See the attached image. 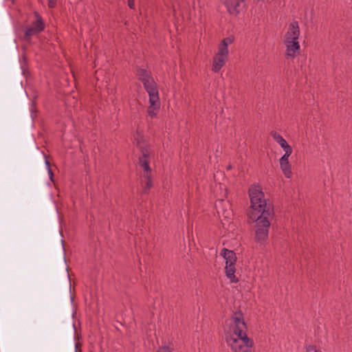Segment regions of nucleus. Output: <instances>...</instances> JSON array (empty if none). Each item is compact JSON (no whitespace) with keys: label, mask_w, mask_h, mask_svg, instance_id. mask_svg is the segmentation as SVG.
<instances>
[{"label":"nucleus","mask_w":352,"mask_h":352,"mask_svg":"<svg viewBox=\"0 0 352 352\" xmlns=\"http://www.w3.org/2000/svg\"><path fill=\"white\" fill-rule=\"evenodd\" d=\"M248 194L250 206L247 210L248 223H255L254 241L263 244L268 238L270 220L274 218V206L270 199L264 198L259 185H252Z\"/></svg>","instance_id":"1"},{"label":"nucleus","mask_w":352,"mask_h":352,"mask_svg":"<svg viewBox=\"0 0 352 352\" xmlns=\"http://www.w3.org/2000/svg\"><path fill=\"white\" fill-rule=\"evenodd\" d=\"M226 341L234 352H252L250 348L254 344L252 339L248 337L246 333L238 337L232 334L226 335Z\"/></svg>","instance_id":"2"},{"label":"nucleus","mask_w":352,"mask_h":352,"mask_svg":"<svg viewBox=\"0 0 352 352\" xmlns=\"http://www.w3.org/2000/svg\"><path fill=\"white\" fill-rule=\"evenodd\" d=\"M231 319L234 324L232 336H243V333H246L247 325L243 318V314L240 309L233 312Z\"/></svg>","instance_id":"3"},{"label":"nucleus","mask_w":352,"mask_h":352,"mask_svg":"<svg viewBox=\"0 0 352 352\" xmlns=\"http://www.w3.org/2000/svg\"><path fill=\"white\" fill-rule=\"evenodd\" d=\"M224 4L227 8L228 12L234 16H236L245 7L244 0H225Z\"/></svg>","instance_id":"4"},{"label":"nucleus","mask_w":352,"mask_h":352,"mask_svg":"<svg viewBox=\"0 0 352 352\" xmlns=\"http://www.w3.org/2000/svg\"><path fill=\"white\" fill-rule=\"evenodd\" d=\"M286 46L285 54L287 57L294 58L300 53V47L298 41L284 40Z\"/></svg>","instance_id":"5"},{"label":"nucleus","mask_w":352,"mask_h":352,"mask_svg":"<svg viewBox=\"0 0 352 352\" xmlns=\"http://www.w3.org/2000/svg\"><path fill=\"white\" fill-rule=\"evenodd\" d=\"M300 36V28L298 23L296 21H292L288 28V31L285 35L284 40L298 41Z\"/></svg>","instance_id":"6"},{"label":"nucleus","mask_w":352,"mask_h":352,"mask_svg":"<svg viewBox=\"0 0 352 352\" xmlns=\"http://www.w3.org/2000/svg\"><path fill=\"white\" fill-rule=\"evenodd\" d=\"M149 151H142V156L139 157L138 164L143 168L144 174H151V168L149 166Z\"/></svg>","instance_id":"7"},{"label":"nucleus","mask_w":352,"mask_h":352,"mask_svg":"<svg viewBox=\"0 0 352 352\" xmlns=\"http://www.w3.org/2000/svg\"><path fill=\"white\" fill-rule=\"evenodd\" d=\"M145 90L148 94L149 96V103H152V105H155L156 102L160 101L159 98V92L158 87L157 83H154V85H151L147 88H145Z\"/></svg>","instance_id":"8"},{"label":"nucleus","mask_w":352,"mask_h":352,"mask_svg":"<svg viewBox=\"0 0 352 352\" xmlns=\"http://www.w3.org/2000/svg\"><path fill=\"white\" fill-rule=\"evenodd\" d=\"M222 256L226 260V264H236L237 258L234 251L230 250L227 248H223L221 252Z\"/></svg>","instance_id":"9"},{"label":"nucleus","mask_w":352,"mask_h":352,"mask_svg":"<svg viewBox=\"0 0 352 352\" xmlns=\"http://www.w3.org/2000/svg\"><path fill=\"white\" fill-rule=\"evenodd\" d=\"M226 275L232 283H236L239 281V278L234 275L236 272L235 264H226Z\"/></svg>","instance_id":"10"},{"label":"nucleus","mask_w":352,"mask_h":352,"mask_svg":"<svg viewBox=\"0 0 352 352\" xmlns=\"http://www.w3.org/2000/svg\"><path fill=\"white\" fill-rule=\"evenodd\" d=\"M226 56L216 54L213 58L212 71L218 72L226 63Z\"/></svg>","instance_id":"11"},{"label":"nucleus","mask_w":352,"mask_h":352,"mask_svg":"<svg viewBox=\"0 0 352 352\" xmlns=\"http://www.w3.org/2000/svg\"><path fill=\"white\" fill-rule=\"evenodd\" d=\"M135 75L138 79L140 80L142 82H144V80L149 79L151 77H152L151 72L148 71L146 69L141 68L138 66L136 67Z\"/></svg>","instance_id":"12"},{"label":"nucleus","mask_w":352,"mask_h":352,"mask_svg":"<svg viewBox=\"0 0 352 352\" xmlns=\"http://www.w3.org/2000/svg\"><path fill=\"white\" fill-rule=\"evenodd\" d=\"M36 21L32 22L31 26L38 30L39 32L43 31L45 29V23L41 16L37 12H34Z\"/></svg>","instance_id":"13"},{"label":"nucleus","mask_w":352,"mask_h":352,"mask_svg":"<svg viewBox=\"0 0 352 352\" xmlns=\"http://www.w3.org/2000/svg\"><path fill=\"white\" fill-rule=\"evenodd\" d=\"M134 141L136 142V146L141 153H142V151H149L148 145L145 144L143 136L140 135L138 133L134 136Z\"/></svg>","instance_id":"14"},{"label":"nucleus","mask_w":352,"mask_h":352,"mask_svg":"<svg viewBox=\"0 0 352 352\" xmlns=\"http://www.w3.org/2000/svg\"><path fill=\"white\" fill-rule=\"evenodd\" d=\"M143 177L145 179V184L142 188V193L148 194L150 189L153 187V181H152L151 174H149V175H148V173L143 174Z\"/></svg>","instance_id":"15"},{"label":"nucleus","mask_w":352,"mask_h":352,"mask_svg":"<svg viewBox=\"0 0 352 352\" xmlns=\"http://www.w3.org/2000/svg\"><path fill=\"white\" fill-rule=\"evenodd\" d=\"M280 168H281L284 175L287 178H291L292 172L291 164H289V162H280Z\"/></svg>","instance_id":"16"},{"label":"nucleus","mask_w":352,"mask_h":352,"mask_svg":"<svg viewBox=\"0 0 352 352\" xmlns=\"http://www.w3.org/2000/svg\"><path fill=\"white\" fill-rule=\"evenodd\" d=\"M155 103L156 104L155 106L152 105V103H150V105L147 109V113L148 116L151 118L156 117L157 111L160 110V102L157 101Z\"/></svg>","instance_id":"17"},{"label":"nucleus","mask_w":352,"mask_h":352,"mask_svg":"<svg viewBox=\"0 0 352 352\" xmlns=\"http://www.w3.org/2000/svg\"><path fill=\"white\" fill-rule=\"evenodd\" d=\"M271 136L274 139V140L280 144L281 147H283L285 145H287V142L286 140L282 137L281 135L275 131H272L270 132Z\"/></svg>","instance_id":"18"},{"label":"nucleus","mask_w":352,"mask_h":352,"mask_svg":"<svg viewBox=\"0 0 352 352\" xmlns=\"http://www.w3.org/2000/svg\"><path fill=\"white\" fill-rule=\"evenodd\" d=\"M217 54H219L221 56H224L227 57V56L228 54V49L226 43H221L219 47L218 53Z\"/></svg>","instance_id":"19"},{"label":"nucleus","mask_w":352,"mask_h":352,"mask_svg":"<svg viewBox=\"0 0 352 352\" xmlns=\"http://www.w3.org/2000/svg\"><path fill=\"white\" fill-rule=\"evenodd\" d=\"M38 33H40V32L30 25V27L26 28L25 31V36L30 37V36H32L36 34H38Z\"/></svg>","instance_id":"20"},{"label":"nucleus","mask_w":352,"mask_h":352,"mask_svg":"<svg viewBox=\"0 0 352 352\" xmlns=\"http://www.w3.org/2000/svg\"><path fill=\"white\" fill-rule=\"evenodd\" d=\"M154 83H155V81L154 80L153 76L151 77L149 79H147L146 80H144V82H142L144 89L147 88V87H149L151 85H154Z\"/></svg>","instance_id":"21"},{"label":"nucleus","mask_w":352,"mask_h":352,"mask_svg":"<svg viewBox=\"0 0 352 352\" xmlns=\"http://www.w3.org/2000/svg\"><path fill=\"white\" fill-rule=\"evenodd\" d=\"M285 151V155L287 156H290L292 153V148L291 146H289L288 144L287 145H285L282 147Z\"/></svg>","instance_id":"22"},{"label":"nucleus","mask_w":352,"mask_h":352,"mask_svg":"<svg viewBox=\"0 0 352 352\" xmlns=\"http://www.w3.org/2000/svg\"><path fill=\"white\" fill-rule=\"evenodd\" d=\"M157 352H171L170 348L167 346L160 347Z\"/></svg>","instance_id":"23"},{"label":"nucleus","mask_w":352,"mask_h":352,"mask_svg":"<svg viewBox=\"0 0 352 352\" xmlns=\"http://www.w3.org/2000/svg\"><path fill=\"white\" fill-rule=\"evenodd\" d=\"M56 6V0H48V6L50 8H54Z\"/></svg>","instance_id":"24"},{"label":"nucleus","mask_w":352,"mask_h":352,"mask_svg":"<svg viewBox=\"0 0 352 352\" xmlns=\"http://www.w3.org/2000/svg\"><path fill=\"white\" fill-rule=\"evenodd\" d=\"M232 41H233L232 38H231L230 37H227V38H223L221 41V43H226L227 46H228V44H230L232 42Z\"/></svg>","instance_id":"25"},{"label":"nucleus","mask_w":352,"mask_h":352,"mask_svg":"<svg viewBox=\"0 0 352 352\" xmlns=\"http://www.w3.org/2000/svg\"><path fill=\"white\" fill-rule=\"evenodd\" d=\"M307 352H318L314 345H309L307 348Z\"/></svg>","instance_id":"26"},{"label":"nucleus","mask_w":352,"mask_h":352,"mask_svg":"<svg viewBox=\"0 0 352 352\" xmlns=\"http://www.w3.org/2000/svg\"><path fill=\"white\" fill-rule=\"evenodd\" d=\"M128 6L131 9H134L135 8V1H134V0H128Z\"/></svg>","instance_id":"27"},{"label":"nucleus","mask_w":352,"mask_h":352,"mask_svg":"<svg viewBox=\"0 0 352 352\" xmlns=\"http://www.w3.org/2000/svg\"><path fill=\"white\" fill-rule=\"evenodd\" d=\"M289 156H287L286 155H283L280 159V162H289L288 160V158H289Z\"/></svg>","instance_id":"28"},{"label":"nucleus","mask_w":352,"mask_h":352,"mask_svg":"<svg viewBox=\"0 0 352 352\" xmlns=\"http://www.w3.org/2000/svg\"><path fill=\"white\" fill-rule=\"evenodd\" d=\"M48 173H49V175H50V178L52 181H53V177H54V173H53V171L51 169V168H48Z\"/></svg>","instance_id":"29"},{"label":"nucleus","mask_w":352,"mask_h":352,"mask_svg":"<svg viewBox=\"0 0 352 352\" xmlns=\"http://www.w3.org/2000/svg\"><path fill=\"white\" fill-rule=\"evenodd\" d=\"M45 163H46V165H47V166L48 167V168H50V162H49V161H47V160H46V161H45Z\"/></svg>","instance_id":"30"},{"label":"nucleus","mask_w":352,"mask_h":352,"mask_svg":"<svg viewBox=\"0 0 352 352\" xmlns=\"http://www.w3.org/2000/svg\"><path fill=\"white\" fill-rule=\"evenodd\" d=\"M232 165L231 164H229L228 166H227V170H231L232 169Z\"/></svg>","instance_id":"31"}]
</instances>
